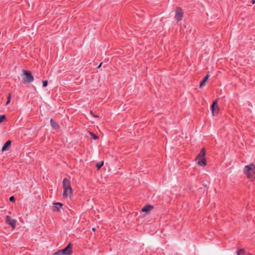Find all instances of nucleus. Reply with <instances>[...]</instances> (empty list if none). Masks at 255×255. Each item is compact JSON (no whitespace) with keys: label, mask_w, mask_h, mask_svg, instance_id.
I'll list each match as a JSON object with an SVG mask.
<instances>
[{"label":"nucleus","mask_w":255,"mask_h":255,"mask_svg":"<svg viewBox=\"0 0 255 255\" xmlns=\"http://www.w3.org/2000/svg\"><path fill=\"white\" fill-rule=\"evenodd\" d=\"M62 184L64 190L63 196L65 197H70L72 193L70 181L67 178H64Z\"/></svg>","instance_id":"1"},{"label":"nucleus","mask_w":255,"mask_h":255,"mask_svg":"<svg viewBox=\"0 0 255 255\" xmlns=\"http://www.w3.org/2000/svg\"><path fill=\"white\" fill-rule=\"evenodd\" d=\"M205 153V150L203 148L196 158V162L200 166H204L206 165V162L204 159Z\"/></svg>","instance_id":"2"},{"label":"nucleus","mask_w":255,"mask_h":255,"mask_svg":"<svg viewBox=\"0 0 255 255\" xmlns=\"http://www.w3.org/2000/svg\"><path fill=\"white\" fill-rule=\"evenodd\" d=\"M244 173L249 178L255 177V166L254 164H251L247 165L244 168Z\"/></svg>","instance_id":"3"},{"label":"nucleus","mask_w":255,"mask_h":255,"mask_svg":"<svg viewBox=\"0 0 255 255\" xmlns=\"http://www.w3.org/2000/svg\"><path fill=\"white\" fill-rule=\"evenodd\" d=\"M72 245L69 244L65 248L55 253L54 255H71Z\"/></svg>","instance_id":"4"},{"label":"nucleus","mask_w":255,"mask_h":255,"mask_svg":"<svg viewBox=\"0 0 255 255\" xmlns=\"http://www.w3.org/2000/svg\"><path fill=\"white\" fill-rule=\"evenodd\" d=\"M23 79L24 82L30 83L33 81L34 78L32 75L31 73L29 71L24 70L23 72Z\"/></svg>","instance_id":"5"},{"label":"nucleus","mask_w":255,"mask_h":255,"mask_svg":"<svg viewBox=\"0 0 255 255\" xmlns=\"http://www.w3.org/2000/svg\"><path fill=\"white\" fill-rule=\"evenodd\" d=\"M6 222L10 225L13 229L15 227V223L16 221L14 219H11L10 217L8 216H6Z\"/></svg>","instance_id":"6"},{"label":"nucleus","mask_w":255,"mask_h":255,"mask_svg":"<svg viewBox=\"0 0 255 255\" xmlns=\"http://www.w3.org/2000/svg\"><path fill=\"white\" fill-rule=\"evenodd\" d=\"M212 112L213 115L217 114L219 111V107L217 105V101H214L211 106Z\"/></svg>","instance_id":"7"},{"label":"nucleus","mask_w":255,"mask_h":255,"mask_svg":"<svg viewBox=\"0 0 255 255\" xmlns=\"http://www.w3.org/2000/svg\"><path fill=\"white\" fill-rule=\"evenodd\" d=\"M183 17V13L182 12V10L180 8H177L176 10V15L175 18L177 21H179L181 20Z\"/></svg>","instance_id":"8"},{"label":"nucleus","mask_w":255,"mask_h":255,"mask_svg":"<svg viewBox=\"0 0 255 255\" xmlns=\"http://www.w3.org/2000/svg\"><path fill=\"white\" fill-rule=\"evenodd\" d=\"M152 206L150 205H146L142 208L141 211L143 212H146L148 213L152 209Z\"/></svg>","instance_id":"9"},{"label":"nucleus","mask_w":255,"mask_h":255,"mask_svg":"<svg viewBox=\"0 0 255 255\" xmlns=\"http://www.w3.org/2000/svg\"><path fill=\"white\" fill-rule=\"evenodd\" d=\"M10 144H11V141L10 140L7 141L4 143V144L3 145V146L2 147V151H4L7 150L10 145Z\"/></svg>","instance_id":"10"},{"label":"nucleus","mask_w":255,"mask_h":255,"mask_svg":"<svg viewBox=\"0 0 255 255\" xmlns=\"http://www.w3.org/2000/svg\"><path fill=\"white\" fill-rule=\"evenodd\" d=\"M237 255H253L249 253H246L245 252V251H244V250H243V249H241V250H239L238 251H237Z\"/></svg>","instance_id":"11"},{"label":"nucleus","mask_w":255,"mask_h":255,"mask_svg":"<svg viewBox=\"0 0 255 255\" xmlns=\"http://www.w3.org/2000/svg\"><path fill=\"white\" fill-rule=\"evenodd\" d=\"M50 124L52 127L54 129H57L59 127L58 124L52 119L50 120Z\"/></svg>","instance_id":"12"},{"label":"nucleus","mask_w":255,"mask_h":255,"mask_svg":"<svg viewBox=\"0 0 255 255\" xmlns=\"http://www.w3.org/2000/svg\"><path fill=\"white\" fill-rule=\"evenodd\" d=\"M55 206L54 208L56 209L57 211L59 210L60 208L62 206V204L59 202L54 203Z\"/></svg>","instance_id":"13"},{"label":"nucleus","mask_w":255,"mask_h":255,"mask_svg":"<svg viewBox=\"0 0 255 255\" xmlns=\"http://www.w3.org/2000/svg\"><path fill=\"white\" fill-rule=\"evenodd\" d=\"M104 164V161H100L97 163L96 167L97 169H99Z\"/></svg>","instance_id":"14"},{"label":"nucleus","mask_w":255,"mask_h":255,"mask_svg":"<svg viewBox=\"0 0 255 255\" xmlns=\"http://www.w3.org/2000/svg\"><path fill=\"white\" fill-rule=\"evenodd\" d=\"M90 135L91 136V137H92L94 139H98V137L96 134H95L93 132H90Z\"/></svg>","instance_id":"15"},{"label":"nucleus","mask_w":255,"mask_h":255,"mask_svg":"<svg viewBox=\"0 0 255 255\" xmlns=\"http://www.w3.org/2000/svg\"><path fill=\"white\" fill-rule=\"evenodd\" d=\"M5 116L4 115H0V123H1L4 119H5Z\"/></svg>","instance_id":"16"},{"label":"nucleus","mask_w":255,"mask_h":255,"mask_svg":"<svg viewBox=\"0 0 255 255\" xmlns=\"http://www.w3.org/2000/svg\"><path fill=\"white\" fill-rule=\"evenodd\" d=\"M10 98H11L10 94H9L8 96L7 97V102L6 103V105H8L9 103V102L10 101Z\"/></svg>","instance_id":"17"},{"label":"nucleus","mask_w":255,"mask_h":255,"mask_svg":"<svg viewBox=\"0 0 255 255\" xmlns=\"http://www.w3.org/2000/svg\"><path fill=\"white\" fill-rule=\"evenodd\" d=\"M48 84V82L47 81H42V85L43 87H45L47 86Z\"/></svg>","instance_id":"18"},{"label":"nucleus","mask_w":255,"mask_h":255,"mask_svg":"<svg viewBox=\"0 0 255 255\" xmlns=\"http://www.w3.org/2000/svg\"><path fill=\"white\" fill-rule=\"evenodd\" d=\"M205 82H206V81H204V80H203L200 84V87H202L204 86L205 85Z\"/></svg>","instance_id":"19"},{"label":"nucleus","mask_w":255,"mask_h":255,"mask_svg":"<svg viewBox=\"0 0 255 255\" xmlns=\"http://www.w3.org/2000/svg\"><path fill=\"white\" fill-rule=\"evenodd\" d=\"M9 201L11 202H14L15 201V198L13 196H11L9 198Z\"/></svg>","instance_id":"20"},{"label":"nucleus","mask_w":255,"mask_h":255,"mask_svg":"<svg viewBox=\"0 0 255 255\" xmlns=\"http://www.w3.org/2000/svg\"><path fill=\"white\" fill-rule=\"evenodd\" d=\"M209 77V75H207L204 77V78L203 80H204V81H206L208 79Z\"/></svg>","instance_id":"21"},{"label":"nucleus","mask_w":255,"mask_h":255,"mask_svg":"<svg viewBox=\"0 0 255 255\" xmlns=\"http://www.w3.org/2000/svg\"><path fill=\"white\" fill-rule=\"evenodd\" d=\"M252 2L253 4H255V0H252Z\"/></svg>","instance_id":"22"},{"label":"nucleus","mask_w":255,"mask_h":255,"mask_svg":"<svg viewBox=\"0 0 255 255\" xmlns=\"http://www.w3.org/2000/svg\"><path fill=\"white\" fill-rule=\"evenodd\" d=\"M101 64H102V63H101V64L99 65V66L98 67V68H100V67H101Z\"/></svg>","instance_id":"23"}]
</instances>
